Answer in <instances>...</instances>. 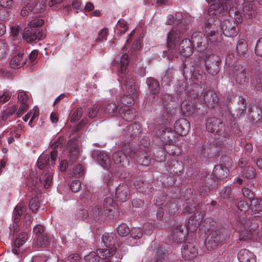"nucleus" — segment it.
<instances>
[{
  "label": "nucleus",
  "mask_w": 262,
  "mask_h": 262,
  "mask_svg": "<svg viewBox=\"0 0 262 262\" xmlns=\"http://www.w3.org/2000/svg\"><path fill=\"white\" fill-rule=\"evenodd\" d=\"M191 42L189 39H184L180 42L179 48L180 54L183 57H187L192 55Z\"/></svg>",
  "instance_id": "20"
},
{
  "label": "nucleus",
  "mask_w": 262,
  "mask_h": 262,
  "mask_svg": "<svg viewBox=\"0 0 262 262\" xmlns=\"http://www.w3.org/2000/svg\"><path fill=\"white\" fill-rule=\"evenodd\" d=\"M44 252H40L33 256L30 262H47L49 256Z\"/></svg>",
  "instance_id": "45"
},
{
  "label": "nucleus",
  "mask_w": 262,
  "mask_h": 262,
  "mask_svg": "<svg viewBox=\"0 0 262 262\" xmlns=\"http://www.w3.org/2000/svg\"><path fill=\"white\" fill-rule=\"evenodd\" d=\"M123 150L130 158L138 157V153L130 146L129 144L125 145L123 147Z\"/></svg>",
  "instance_id": "57"
},
{
  "label": "nucleus",
  "mask_w": 262,
  "mask_h": 262,
  "mask_svg": "<svg viewBox=\"0 0 262 262\" xmlns=\"http://www.w3.org/2000/svg\"><path fill=\"white\" fill-rule=\"evenodd\" d=\"M243 172V175L247 179H253L256 176L255 169L252 166L245 167L244 169Z\"/></svg>",
  "instance_id": "49"
},
{
  "label": "nucleus",
  "mask_w": 262,
  "mask_h": 262,
  "mask_svg": "<svg viewBox=\"0 0 262 262\" xmlns=\"http://www.w3.org/2000/svg\"><path fill=\"white\" fill-rule=\"evenodd\" d=\"M97 156V160L100 165L104 168L108 169L111 165V162L107 154L105 151H99Z\"/></svg>",
  "instance_id": "30"
},
{
  "label": "nucleus",
  "mask_w": 262,
  "mask_h": 262,
  "mask_svg": "<svg viewBox=\"0 0 262 262\" xmlns=\"http://www.w3.org/2000/svg\"><path fill=\"white\" fill-rule=\"evenodd\" d=\"M78 152V145L76 143H74L70 148L69 162L67 163L66 161L63 160L60 163V169L61 171H66L69 165L73 163L77 159Z\"/></svg>",
  "instance_id": "11"
},
{
  "label": "nucleus",
  "mask_w": 262,
  "mask_h": 262,
  "mask_svg": "<svg viewBox=\"0 0 262 262\" xmlns=\"http://www.w3.org/2000/svg\"><path fill=\"white\" fill-rule=\"evenodd\" d=\"M243 14L245 19H250L257 16V12L254 4L255 0H243Z\"/></svg>",
  "instance_id": "10"
},
{
  "label": "nucleus",
  "mask_w": 262,
  "mask_h": 262,
  "mask_svg": "<svg viewBox=\"0 0 262 262\" xmlns=\"http://www.w3.org/2000/svg\"><path fill=\"white\" fill-rule=\"evenodd\" d=\"M206 128L209 132L219 135L224 132V125L221 120L215 117L208 118L206 122Z\"/></svg>",
  "instance_id": "9"
},
{
  "label": "nucleus",
  "mask_w": 262,
  "mask_h": 262,
  "mask_svg": "<svg viewBox=\"0 0 262 262\" xmlns=\"http://www.w3.org/2000/svg\"><path fill=\"white\" fill-rule=\"evenodd\" d=\"M17 108L15 105H13L7 108L2 114V119L4 121L6 120L10 116L15 114Z\"/></svg>",
  "instance_id": "46"
},
{
  "label": "nucleus",
  "mask_w": 262,
  "mask_h": 262,
  "mask_svg": "<svg viewBox=\"0 0 262 262\" xmlns=\"http://www.w3.org/2000/svg\"><path fill=\"white\" fill-rule=\"evenodd\" d=\"M104 213L101 207L96 206L92 208V210L89 212V219L93 220H99Z\"/></svg>",
  "instance_id": "36"
},
{
  "label": "nucleus",
  "mask_w": 262,
  "mask_h": 262,
  "mask_svg": "<svg viewBox=\"0 0 262 262\" xmlns=\"http://www.w3.org/2000/svg\"><path fill=\"white\" fill-rule=\"evenodd\" d=\"M103 211L105 215L111 219L114 217L115 211V206L114 200L111 197L106 198L103 201Z\"/></svg>",
  "instance_id": "19"
},
{
  "label": "nucleus",
  "mask_w": 262,
  "mask_h": 262,
  "mask_svg": "<svg viewBox=\"0 0 262 262\" xmlns=\"http://www.w3.org/2000/svg\"><path fill=\"white\" fill-rule=\"evenodd\" d=\"M237 257L239 262H256L254 254L246 249H242L238 252Z\"/></svg>",
  "instance_id": "22"
},
{
  "label": "nucleus",
  "mask_w": 262,
  "mask_h": 262,
  "mask_svg": "<svg viewBox=\"0 0 262 262\" xmlns=\"http://www.w3.org/2000/svg\"><path fill=\"white\" fill-rule=\"evenodd\" d=\"M116 235L115 234L104 233L102 237V241L107 248H116L114 247L115 244Z\"/></svg>",
  "instance_id": "32"
},
{
  "label": "nucleus",
  "mask_w": 262,
  "mask_h": 262,
  "mask_svg": "<svg viewBox=\"0 0 262 262\" xmlns=\"http://www.w3.org/2000/svg\"><path fill=\"white\" fill-rule=\"evenodd\" d=\"M85 260L88 262H98L99 261V257L97 254V252H92L89 254L84 256Z\"/></svg>",
  "instance_id": "55"
},
{
  "label": "nucleus",
  "mask_w": 262,
  "mask_h": 262,
  "mask_svg": "<svg viewBox=\"0 0 262 262\" xmlns=\"http://www.w3.org/2000/svg\"><path fill=\"white\" fill-rule=\"evenodd\" d=\"M25 6L29 7V9L34 13H39L43 11L45 8V4H38L37 0H23Z\"/></svg>",
  "instance_id": "25"
},
{
  "label": "nucleus",
  "mask_w": 262,
  "mask_h": 262,
  "mask_svg": "<svg viewBox=\"0 0 262 262\" xmlns=\"http://www.w3.org/2000/svg\"><path fill=\"white\" fill-rule=\"evenodd\" d=\"M221 196L224 199H227L230 202L233 201L234 195L232 193V190L230 187H226L223 188L221 192Z\"/></svg>",
  "instance_id": "47"
},
{
  "label": "nucleus",
  "mask_w": 262,
  "mask_h": 262,
  "mask_svg": "<svg viewBox=\"0 0 262 262\" xmlns=\"http://www.w3.org/2000/svg\"><path fill=\"white\" fill-rule=\"evenodd\" d=\"M232 0H206L209 3L212 2L208 11L207 21L205 23V31L208 39L212 42L216 41V25L219 23L218 18L220 15H224L227 12Z\"/></svg>",
  "instance_id": "2"
},
{
  "label": "nucleus",
  "mask_w": 262,
  "mask_h": 262,
  "mask_svg": "<svg viewBox=\"0 0 262 262\" xmlns=\"http://www.w3.org/2000/svg\"><path fill=\"white\" fill-rule=\"evenodd\" d=\"M50 244V240L46 233L35 237L33 242V246L39 248L47 246Z\"/></svg>",
  "instance_id": "31"
},
{
  "label": "nucleus",
  "mask_w": 262,
  "mask_h": 262,
  "mask_svg": "<svg viewBox=\"0 0 262 262\" xmlns=\"http://www.w3.org/2000/svg\"><path fill=\"white\" fill-rule=\"evenodd\" d=\"M128 63V56L126 53H123L121 56L115 59L113 63L114 68L122 74V76L120 74L119 75L120 78V83L122 90L125 91L127 93L121 98L120 101L124 105L132 104L134 98L137 96L133 77L128 74L123 75Z\"/></svg>",
  "instance_id": "1"
},
{
  "label": "nucleus",
  "mask_w": 262,
  "mask_h": 262,
  "mask_svg": "<svg viewBox=\"0 0 262 262\" xmlns=\"http://www.w3.org/2000/svg\"><path fill=\"white\" fill-rule=\"evenodd\" d=\"M251 84L256 90L262 88V74L259 72L251 78Z\"/></svg>",
  "instance_id": "39"
},
{
  "label": "nucleus",
  "mask_w": 262,
  "mask_h": 262,
  "mask_svg": "<svg viewBox=\"0 0 262 262\" xmlns=\"http://www.w3.org/2000/svg\"><path fill=\"white\" fill-rule=\"evenodd\" d=\"M116 30L120 35L124 34L128 30L127 23L123 19H119L116 25Z\"/></svg>",
  "instance_id": "44"
},
{
  "label": "nucleus",
  "mask_w": 262,
  "mask_h": 262,
  "mask_svg": "<svg viewBox=\"0 0 262 262\" xmlns=\"http://www.w3.org/2000/svg\"><path fill=\"white\" fill-rule=\"evenodd\" d=\"M39 206V203L38 199L36 198H33L29 203L30 209L33 212H35Z\"/></svg>",
  "instance_id": "62"
},
{
  "label": "nucleus",
  "mask_w": 262,
  "mask_h": 262,
  "mask_svg": "<svg viewBox=\"0 0 262 262\" xmlns=\"http://www.w3.org/2000/svg\"><path fill=\"white\" fill-rule=\"evenodd\" d=\"M250 222L247 221L245 214H242L236 219V224L239 229V239L248 241L252 237L253 230L250 228Z\"/></svg>",
  "instance_id": "5"
},
{
  "label": "nucleus",
  "mask_w": 262,
  "mask_h": 262,
  "mask_svg": "<svg viewBox=\"0 0 262 262\" xmlns=\"http://www.w3.org/2000/svg\"><path fill=\"white\" fill-rule=\"evenodd\" d=\"M204 100L206 102L210 103L211 102H217V98L215 94L211 91L206 92L204 95Z\"/></svg>",
  "instance_id": "51"
},
{
  "label": "nucleus",
  "mask_w": 262,
  "mask_h": 262,
  "mask_svg": "<svg viewBox=\"0 0 262 262\" xmlns=\"http://www.w3.org/2000/svg\"><path fill=\"white\" fill-rule=\"evenodd\" d=\"M234 77L236 81L240 84L248 82L249 70L241 64L236 65L233 69Z\"/></svg>",
  "instance_id": "8"
},
{
  "label": "nucleus",
  "mask_w": 262,
  "mask_h": 262,
  "mask_svg": "<svg viewBox=\"0 0 262 262\" xmlns=\"http://www.w3.org/2000/svg\"><path fill=\"white\" fill-rule=\"evenodd\" d=\"M18 101L21 104L29 103V96L24 91H19L18 93Z\"/></svg>",
  "instance_id": "60"
},
{
  "label": "nucleus",
  "mask_w": 262,
  "mask_h": 262,
  "mask_svg": "<svg viewBox=\"0 0 262 262\" xmlns=\"http://www.w3.org/2000/svg\"><path fill=\"white\" fill-rule=\"evenodd\" d=\"M83 113L82 108L81 107H78L76 110H75L72 115L71 118V122H74L77 121L81 117Z\"/></svg>",
  "instance_id": "53"
},
{
  "label": "nucleus",
  "mask_w": 262,
  "mask_h": 262,
  "mask_svg": "<svg viewBox=\"0 0 262 262\" xmlns=\"http://www.w3.org/2000/svg\"><path fill=\"white\" fill-rule=\"evenodd\" d=\"M43 23L44 21L42 19L34 18L29 23L28 27L40 28V27L43 25Z\"/></svg>",
  "instance_id": "58"
},
{
  "label": "nucleus",
  "mask_w": 262,
  "mask_h": 262,
  "mask_svg": "<svg viewBox=\"0 0 262 262\" xmlns=\"http://www.w3.org/2000/svg\"><path fill=\"white\" fill-rule=\"evenodd\" d=\"M226 237L227 235L219 230L212 231L208 236V242L206 244V248L209 250L216 249Z\"/></svg>",
  "instance_id": "6"
},
{
  "label": "nucleus",
  "mask_w": 262,
  "mask_h": 262,
  "mask_svg": "<svg viewBox=\"0 0 262 262\" xmlns=\"http://www.w3.org/2000/svg\"><path fill=\"white\" fill-rule=\"evenodd\" d=\"M105 114H108L110 116H113L119 114L121 110V107H119L118 105L115 102H111L102 108Z\"/></svg>",
  "instance_id": "29"
},
{
  "label": "nucleus",
  "mask_w": 262,
  "mask_h": 262,
  "mask_svg": "<svg viewBox=\"0 0 262 262\" xmlns=\"http://www.w3.org/2000/svg\"><path fill=\"white\" fill-rule=\"evenodd\" d=\"M202 221V215L199 213H195L189 217L185 226V228L187 231L193 232L199 227Z\"/></svg>",
  "instance_id": "16"
},
{
  "label": "nucleus",
  "mask_w": 262,
  "mask_h": 262,
  "mask_svg": "<svg viewBox=\"0 0 262 262\" xmlns=\"http://www.w3.org/2000/svg\"><path fill=\"white\" fill-rule=\"evenodd\" d=\"M166 253L162 249H157L155 255L154 259L151 260V262H160L162 259H164Z\"/></svg>",
  "instance_id": "56"
},
{
  "label": "nucleus",
  "mask_w": 262,
  "mask_h": 262,
  "mask_svg": "<svg viewBox=\"0 0 262 262\" xmlns=\"http://www.w3.org/2000/svg\"><path fill=\"white\" fill-rule=\"evenodd\" d=\"M8 49V46L5 41L0 40V60L2 59L6 55Z\"/></svg>",
  "instance_id": "54"
},
{
  "label": "nucleus",
  "mask_w": 262,
  "mask_h": 262,
  "mask_svg": "<svg viewBox=\"0 0 262 262\" xmlns=\"http://www.w3.org/2000/svg\"><path fill=\"white\" fill-rule=\"evenodd\" d=\"M57 156V151L52 150L50 155L42 154L37 161V166L40 169L47 168L39 177V182L45 188H48L52 183L53 172L51 169L55 164Z\"/></svg>",
  "instance_id": "3"
},
{
  "label": "nucleus",
  "mask_w": 262,
  "mask_h": 262,
  "mask_svg": "<svg viewBox=\"0 0 262 262\" xmlns=\"http://www.w3.org/2000/svg\"><path fill=\"white\" fill-rule=\"evenodd\" d=\"M212 174L217 179H224L229 174V170L223 165H216L213 170Z\"/></svg>",
  "instance_id": "26"
},
{
  "label": "nucleus",
  "mask_w": 262,
  "mask_h": 262,
  "mask_svg": "<svg viewBox=\"0 0 262 262\" xmlns=\"http://www.w3.org/2000/svg\"><path fill=\"white\" fill-rule=\"evenodd\" d=\"M191 39L192 43L196 46L199 51L202 52L206 49L207 37L202 32H198L193 33Z\"/></svg>",
  "instance_id": "18"
},
{
  "label": "nucleus",
  "mask_w": 262,
  "mask_h": 262,
  "mask_svg": "<svg viewBox=\"0 0 262 262\" xmlns=\"http://www.w3.org/2000/svg\"><path fill=\"white\" fill-rule=\"evenodd\" d=\"M27 239V234L26 232H23L19 234L16 237L13 246L16 248H19L23 246L26 242Z\"/></svg>",
  "instance_id": "43"
},
{
  "label": "nucleus",
  "mask_w": 262,
  "mask_h": 262,
  "mask_svg": "<svg viewBox=\"0 0 262 262\" xmlns=\"http://www.w3.org/2000/svg\"><path fill=\"white\" fill-rule=\"evenodd\" d=\"M220 30L221 32L226 36L233 37L236 35V28L234 26H232L231 22L228 19H223L220 20Z\"/></svg>",
  "instance_id": "15"
},
{
  "label": "nucleus",
  "mask_w": 262,
  "mask_h": 262,
  "mask_svg": "<svg viewBox=\"0 0 262 262\" xmlns=\"http://www.w3.org/2000/svg\"><path fill=\"white\" fill-rule=\"evenodd\" d=\"M136 189L143 193H149L152 191L153 187L151 184L147 182H143L140 180L136 181L134 183Z\"/></svg>",
  "instance_id": "27"
},
{
  "label": "nucleus",
  "mask_w": 262,
  "mask_h": 262,
  "mask_svg": "<svg viewBox=\"0 0 262 262\" xmlns=\"http://www.w3.org/2000/svg\"><path fill=\"white\" fill-rule=\"evenodd\" d=\"M174 108L171 105L164 104V112L163 114V117L164 119H166L169 115H171L174 111Z\"/></svg>",
  "instance_id": "63"
},
{
  "label": "nucleus",
  "mask_w": 262,
  "mask_h": 262,
  "mask_svg": "<svg viewBox=\"0 0 262 262\" xmlns=\"http://www.w3.org/2000/svg\"><path fill=\"white\" fill-rule=\"evenodd\" d=\"M255 53L256 55L262 57V37L260 38L256 42Z\"/></svg>",
  "instance_id": "64"
},
{
  "label": "nucleus",
  "mask_w": 262,
  "mask_h": 262,
  "mask_svg": "<svg viewBox=\"0 0 262 262\" xmlns=\"http://www.w3.org/2000/svg\"><path fill=\"white\" fill-rule=\"evenodd\" d=\"M181 110L184 115L187 116L192 115L195 108L189 101L184 100L181 104Z\"/></svg>",
  "instance_id": "35"
},
{
  "label": "nucleus",
  "mask_w": 262,
  "mask_h": 262,
  "mask_svg": "<svg viewBox=\"0 0 262 262\" xmlns=\"http://www.w3.org/2000/svg\"><path fill=\"white\" fill-rule=\"evenodd\" d=\"M250 209L253 212H256L259 214L258 216L262 217V200L253 199L251 200Z\"/></svg>",
  "instance_id": "34"
},
{
  "label": "nucleus",
  "mask_w": 262,
  "mask_h": 262,
  "mask_svg": "<svg viewBox=\"0 0 262 262\" xmlns=\"http://www.w3.org/2000/svg\"><path fill=\"white\" fill-rule=\"evenodd\" d=\"M165 210L166 213L169 214L170 215H172L176 213L179 209L177 203L176 202H170L165 205Z\"/></svg>",
  "instance_id": "41"
},
{
  "label": "nucleus",
  "mask_w": 262,
  "mask_h": 262,
  "mask_svg": "<svg viewBox=\"0 0 262 262\" xmlns=\"http://www.w3.org/2000/svg\"><path fill=\"white\" fill-rule=\"evenodd\" d=\"M75 215L78 219L84 220L89 218L88 211L82 207H80L77 210Z\"/></svg>",
  "instance_id": "48"
},
{
  "label": "nucleus",
  "mask_w": 262,
  "mask_h": 262,
  "mask_svg": "<svg viewBox=\"0 0 262 262\" xmlns=\"http://www.w3.org/2000/svg\"><path fill=\"white\" fill-rule=\"evenodd\" d=\"M182 255L185 259H192L198 254V249L190 243H185L181 248Z\"/></svg>",
  "instance_id": "13"
},
{
  "label": "nucleus",
  "mask_w": 262,
  "mask_h": 262,
  "mask_svg": "<svg viewBox=\"0 0 262 262\" xmlns=\"http://www.w3.org/2000/svg\"><path fill=\"white\" fill-rule=\"evenodd\" d=\"M129 228L125 224H120L117 228L118 234L121 236H125L127 235L129 232Z\"/></svg>",
  "instance_id": "50"
},
{
  "label": "nucleus",
  "mask_w": 262,
  "mask_h": 262,
  "mask_svg": "<svg viewBox=\"0 0 262 262\" xmlns=\"http://www.w3.org/2000/svg\"><path fill=\"white\" fill-rule=\"evenodd\" d=\"M232 12L234 13L233 18L237 24L242 23L244 20V18H245L244 16H243L238 10L234 11L233 9L231 8L229 10V12L231 13Z\"/></svg>",
  "instance_id": "59"
},
{
  "label": "nucleus",
  "mask_w": 262,
  "mask_h": 262,
  "mask_svg": "<svg viewBox=\"0 0 262 262\" xmlns=\"http://www.w3.org/2000/svg\"><path fill=\"white\" fill-rule=\"evenodd\" d=\"M187 231L185 226H177L172 230L170 237L173 242L176 243H181L184 241Z\"/></svg>",
  "instance_id": "14"
},
{
  "label": "nucleus",
  "mask_w": 262,
  "mask_h": 262,
  "mask_svg": "<svg viewBox=\"0 0 262 262\" xmlns=\"http://www.w3.org/2000/svg\"><path fill=\"white\" fill-rule=\"evenodd\" d=\"M26 62V57L22 53H19L11 58L10 64L13 69H18L22 67Z\"/></svg>",
  "instance_id": "24"
},
{
  "label": "nucleus",
  "mask_w": 262,
  "mask_h": 262,
  "mask_svg": "<svg viewBox=\"0 0 262 262\" xmlns=\"http://www.w3.org/2000/svg\"><path fill=\"white\" fill-rule=\"evenodd\" d=\"M112 159L115 164L121 167H125L129 164L126 155L122 151L115 152L112 155Z\"/></svg>",
  "instance_id": "21"
},
{
  "label": "nucleus",
  "mask_w": 262,
  "mask_h": 262,
  "mask_svg": "<svg viewBox=\"0 0 262 262\" xmlns=\"http://www.w3.org/2000/svg\"><path fill=\"white\" fill-rule=\"evenodd\" d=\"M27 208L23 203H19L14 208L13 213V218L15 223H17L21 215L26 212Z\"/></svg>",
  "instance_id": "33"
},
{
  "label": "nucleus",
  "mask_w": 262,
  "mask_h": 262,
  "mask_svg": "<svg viewBox=\"0 0 262 262\" xmlns=\"http://www.w3.org/2000/svg\"><path fill=\"white\" fill-rule=\"evenodd\" d=\"M119 114L127 122L133 121L136 116L135 110L134 108H130L127 106H124V108H121V110Z\"/></svg>",
  "instance_id": "28"
},
{
  "label": "nucleus",
  "mask_w": 262,
  "mask_h": 262,
  "mask_svg": "<svg viewBox=\"0 0 262 262\" xmlns=\"http://www.w3.org/2000/svg\"><path fill=\"white\" fill-rule=\"evenodd\" d=\"M174 129L179 135L185 136L189 131L190 123L186 119H179L174 124Z\"/></svg>",
  "instance_id": "17"
},
{
  "label": "nucleus",
  "mask_w": 262,
  "mask_h": 262,
  "mask_svg": "<svg viewBox=\"0 0 262 262\" xmlns=\"http://www.w3.org/2000/svg\"><path fill=\"white\" fill-rule=\"evenodd\" d=\"M84 169L80 164L77 165L73 169L72 176L75 177L80 178L83 175Z\"/></svg>",
  "instance_id": "61"
},
{
  "label": "nucleus",
  "mask_w": 262,
  "mask_h": 262,
  "mask_svg": "<svg viewBox=\"0 0 262 262\" xmlns=\"http://www.w3.org/2000/svg\"><path fill=\"white\" fill-rule=\"evenodd\" d=\"M146 82L149 86L150 92L153 94H158L160 92V86L159 82L154 78H148Z\"/></svg>",
  "instance_id": "40"
},
{
  "label": "nucleus",
  "mask_w": 262,
  "mask_h": 262,
  "mask_svg": "<svg viewBox=\"0 0 262 262\" xmlns=\"http://www.w3.org/2000/svg\"><path fill=\"white\" fill-rule=\"evenodd\" d=\"M23 38L28 42H32L36 40L43 38V35L41 33L40 28L27 27L25 29L23 33Z\"/></svg>",
  "instance_id": "7"
},
{
  "label": "nucleus",
  "mask_w": 262,
  "mask_h": 262,
  "mask_svg": "<svg viewBox=\"0 0 262 262\" xmlns=\"http://www.w3.org/2000/svg\"><path fill=\"white\" fill-rule=\"evenodd\" d=\"M182 16L181 13H177L174 15L170 14L168 15L167 19L166 22L168 25H176L174 27H178V28H184L183 25H186L182 22Z\"/></svg>",
  "instance_id": "23"
},
{
  "label": "nucleus",
  "mask_w": 262,
  "mask_h": 262,
  "mask_svg": "<svg viewBox=\"0 0 262 262\" xmlns=\"http://www.w3.org/2000/svg\"><path fill=\"white\" fill-rule=\"evenodd\" d=\"M130 191L128 185L124 183L120 184L116 189L115 197L118 201L124 202L128 200Z\"/></svg>",
  "instance_id": "12"
},
{
  "label": "nucleus",
  "mask_w": 262,
  "mask_h": 262,
  "mask_svg": "<svg viewBox=\"0 0 262 262\" xmlns=\"http://www.w3.org/2000/svg\"><path fill=\"white\" fill-rule=\"evenodd\" d=\"M130 237L131 238H128V243L132 245V240L138 239L142 237L143 230L140 228L134 227L129 230Z\"/></svg>",
  "instance_id": "37"
},
{
  "label": "nucleus",
  "mask_w": 262,
  "mask_h": 262,
  "mask_svg": "<svg viewBox=\"0 0 262 262\" xmlns=\"http://www.w3.org/2000/svg\"><path fill=\"white\" fill-rule=\"evenodd\" d=\"M236 50L238 54L244 55L248 51V44L244 39H239L237 43Z\"/></svg>",
  "instance_id": "42"
},
{
  "label": "nucleus",
  "mask_w": 262,
  "mask_h": 262,
  "mask_svg": "<svg viewBox=\"0 0 262 262\" xmlns=\"http://www.w3.org/2000/svg\"><path fill=\"white\" fill-rule=\"evenodd\" d=\"M100 106L97 104H95L89 108L88 111L89 117L91 118H94L96 117L98 114Z\"/></svg>",
  "instance_id": "52"
},
{
  "label": "nucleus",
  "mask_w": 262,
  "mask_h": 262,
  "mask_svg": "<svg viewBox=\"0 0 262 262\" xmlns=\"http://www.w3.org/2000/svg\"><path fill=\"white\" fill-rule=\"evenodd\" d=\"M184 28H178L173 27L168 33L167 36V50L164 52L165 56L169 60H171L178 57L177 49L176 43L182 37L183 34L187 29V25H183Z\"/></svg>",
  "instance_id": "4"
},
{
  "label": "nucleus",
  "mask_w": 262,
  "mask_h": 262,
  "mask_svg": "<svg viewBox=\"0 0 262 262\" xmlns=\"http://www.w3.org/2000/svg\"><path fill=\"white\" fill-rule=\"evenodd\" d=\"M116 248L100 249L97 250V254L99 258L108 259L115 252Z\"/></svg>",
  "instance_id": "38"
}]
</instances>
